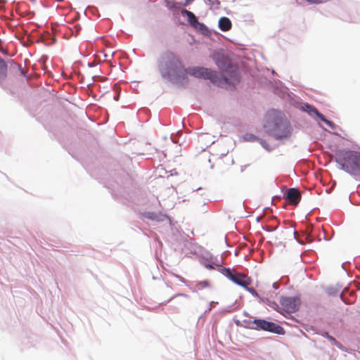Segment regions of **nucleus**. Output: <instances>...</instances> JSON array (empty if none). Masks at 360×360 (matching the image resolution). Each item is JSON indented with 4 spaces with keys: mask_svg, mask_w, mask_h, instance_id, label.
Returning a JSON list of instances; mask_svg holds the SVG:
<instances>
[{
    "mask_svg": "<svg viewBox=\"0 0 360 360\" xmlns=\"http://www.w3.org/2000/svg\"><path fill=\"white\" fill-rule=\"evenodd\" d=\"M226 276L233 283L243 288H247L251 283L250 278L247 277L245 275L233 273L229 269L226 271Z\"/></svg>",
    "mask_w": 360,
    "mask_h": 360,
    "instance_id": "8",
    "label": "nucleus"
},
{
    "mask_svg": "<svg viewBox=\"0 0 360 360\" xmlns=\"http://www.w3.org/2000/svg\"><path fill=\"white\" fill-rule=\"evenodd\" d=\"M4 3H6L5 0H0V4H4Z\"/></svg>",
    "mask_w": 360,
    "mask_h": 360,
    "instance_id": "21",
    "label": "nucleus"
},
{
    "mask_svg": "<svg viewBox=\"0 0 360 360\" xmlns=\"http://www.w3.org/2000/svg\"><path fill=\"white\" fill-rule=\"evenodd\" d=\"M193 0H186L184 4V6H187Z\"/></svg>",
    "mask_w": 360,
    "mask_h": 360,
    "instance_id": "18",
    "label": "nucleus"
},
{
    "mask_svg": "<svg viewBox=\"0 0 360 360\" xmlns=\"http://www.w3.org/2000/svg\"><path fill=\"white\" fill-rule=\"evenodd\" d=\"M153 216H154V214L153 213H148L147 214V217L149 218V219H153Z\"/></svg>",
    "mask_w": 360,
    "mask_h": 360,
    "instance_id": "17",
    "label": "nucleus"
},
{
    "mask_svg": "<svg viewBox=\"0 0 360 360\" xmlns=\"http://www.w3.org/2000/svg\"><path fill=\"white\" fill-rule=\"evenodd\" d=\"M328 338H329V340H330V341L335 342V338H333V337L328 336Z\"/></svg>",
    "mask_w": 360,
    "mask_h": 360,
    "instance_id": "19",
    "label": "nucleus"
},
{
    "mask_svg": "<svg viewBox=\"0 0 360 360\" xmlns=\"http://www.w3.org/2000/svg\"><path fill=\"white\" fill-rule=\"evenodd\" d=\"M266 131L276 139L288 138L290 135V126L281 120H275L273 125L270 123L264 125Z\"/></svg>",
    "mask_w": 360,
    "mask_h": 360,
    "instance_id": "4",
    "label": "nucleus"
},
{
    "mask_svg": "<svg viewBox=\"0 0 360 360\" xmlns=\"http://www.w3.org/2000/svg\"><path fill=\"white\" fill-rule=\"evenodd\" d=\"M246 140L250 141H258L259 138L252 135V134H247L245 137Z\"/></svg>",
    "mask_w": 360,
    "mask_h": 360,
    "instance_id": "15",
    "label": "nucleus"
},
{
    "mask_svg": "<svg viewBox=\"0 0 360 360\" xmlns=\"http://www.w3.org/2000/svg\"><path fill=\"white\" fill-rule=\"evenodd\" d=\"M181 13L187 16L188 23L196 30L200 31L202 34H206L209 32L207 27L202 22L198 20L197 17L190 11L182 9Z\"/></svg>",
    "mask_w": 360,
    "mask_h": 360,
    "instance_id": "7",
    "label": "nucleus"
},
{
    "mask_svg": "<svg viewBox=\"0 0 360 360\" xmlns=\"http://www.w3.org/2000/svg\"><path fill=\"white\" fill-rule=\"evenodd\" d=\"M309 3L310 4H321L322 3V1L321 0H307Z\"/></svg>",
    "mask_w": 360,
    "mask_h": 360,
    "instance_id": "16",
    "label": "nucleus"
},
{
    "mask_svg": "<svg viewBox=\"0 0 360 360\" xmlns=\"http://www.w3.org/2000/svg\"><path fill=\"white\" fill-rule=\"evenodd\" d=\"M114 88L116 91H118L119 89V87L117 85H115Z\"/></svg>",
    "mask_w": 360,
    "mask_h": 360,
    "instance_id": "20",
    "label": "nucleus"
},
{
    "mask_svg": "<svg viewBox=\"0 0 360 360\" xmlns=\"http://www.w3.org/2000/svg\"><path fill=\"white\" fill-rule=\"evenodd\" d=\"M187 74L198 78L210 79L214 84L220 87H226L228 85L234 86L239 82L240 77L237 68L229 65L221 75L205 68H189L185 70Z\"/></svg>",
    "mask_w": 360,
    "mask_h": 360,
    "instance_id": "1",
    "label": "nucleus"
},
{
    "mask_svg": "<svg viewBox=\"0 0 360 360\" xmlns=\"http://www.w3.org/2000/svg\"><path fill=\"white\" fill-rule=\"evenodd\" d=\"M181 68L180 60L172 53L165 54L159 64V68L163 77L176 75Z\"/></svg>",
    "mask_w": 360,
    "mask_h": 360,
    "instance_id": "3",
    "label": "nucleus"
},
{
    "mask_svg": "<svg viewBox=\"0 0 360 360\" xmlns=\"http://www.w3.org/2000/svg\"><path fill=\"white\" fill-rule=\"evenodd\" d=\"M231 21L227 17H221L219 20V27L221 31L226 32L231 30Z\"/></svg>",
    "mask_w": 360,
    "mask_h": 360,
    "instance_id": "10",
    "label": "nucleus"
},
{
    "mask_svg": "<svg viewBox=\"0 0 360 360\" xmlns=\"http://www.w3.org/2000/svg\"><path fill=\"white\" fill-rule=\"evenodd\" d=\"M246 326L250 329L262 330L280 334L283 331V328L273 322L267 321L264 319H256L254 321H243Z\"/></svg>",
    "mask_w": 360,
    "mask_h": 360,
    "instance_id": "5",
    "label": "nucleus"
},
{
    "mask_svg": "<svg viewBox=\"0 0 360 360\" xmlns=\"http://www.w3.org/2000/svg\"><path fill=\"white\" fill-rule=\"evenodd\" d=\"M286 198L291 205H297L300 201L301 193L297 188H289L286 193Z\"/></svg>",
    "mask_w": 360,
    "mask_h": 360,
    "instance_id": "9",
    "label": "nucleus"
},
{
    "mask_svg": "<svg viewBox=\"0 0 360 360\" xmlns=\"http://www.w3.org/2000/svg\"><path fill=\"white\" fill-rule=\"evenodd\" d=\"M252 295H253L254 297H257L259 299H260L263 302H266L268 301V299L266 297H265L264 295V294L262 295H259L256 290L255 289H254L253 288H249L248 286H247V288H245Z\"/></svg>",
    "mask_w": 360,
    "mask_h": 360,
    "instance_id": "13",
    "label": "nucleus"
},
{
    "mask_svg": "<svg viewBox=\"0 0 360 360\" xmlns=\"http://www.w3.org/2000/svg\"><path fill=\"white\" fill-rule=\"evenodd\" d=\"M337 162L344 171L360 176V153L354 150L340 151L337 154Z\"/></svg>",
    "mask_w": 360,
    "mask_h": 360,
    "instance_id": "2",
    "label": "nucleus"
},
{
    "mask_svg": "<svg viewBox=\"0 0 360 360\" xmlns=\"http://www.w3.org/2000/svg\"><path fill=\"white\" fill-rule=\"evenodd\" d=\"M118 98H119V95H117V96L115 97V101H117L118 100Z\"/></svg>",
    "mask_w": 360,
    "mask_h": 360,
    "instance_id": "22",
    "label": "nucleus"
},
{
    "mask_svg": "<svg viewBox=\"0 0 360 360\" xmlns=\"http://www.w3.org/2000/svg\"><path fill=\"white\" fill-rule=\"evenodd\" d=\"M7 76V65L5 61L0 58V82L5 79Z\"/></svg>",
    "mask_w": 360,
    "mask_h": 360,
    "instance_id": "12",
    "label": "nucleus"
},
{
    "mask_svg": "<svg viewBox=\"0 0 360 360\" xmlns=\"http://www.w3.org/2000/svg\"><path fill=\"white\" fill-rule=\"evenodd\" d=\"M281 310H278L281 314L294 313L297 311L300 306V300L297 297H282L280 300Z\"/></svg>",
    "mask_w": 360,
    "mask_h": 360,
    "instance_id": "6",
    "label": "nucleus"
},
{
    "mask_svg": "<svg viewBox=\"0 0 360 360\" xmlns=\"http://www.w3.org/2000/svg\"><path fill=\"white\" fill-rule=\"evenodd\" d=\"M307 108L309 109V111L311 113H314L317 115L318 117H319L322 121H323L326 124H328L330 127L333 126V123L331 121H329L328 120L326 119V117L321 114L316 108L307 105Z\"/></svg>",
    "mask_w": 360,
    "mask_h": 360,
    "instance_id": "11",
    "label": "nucleus"
},
{
    "mask_svg": "<svg viewBox=\"0 0 360 360\" xmlns=\"http://www.w3.org/2000/svg\"><path fill=\"white\" fill-rule=\"evenodd\" d=\"M258 142L262 145V146L266 150L271 151L272 148L270 147V146L266 143V141L259 139H258Z\"/></svg>",
    "mask_w": 360,
    "mask_h": 360,
    "instance_id": "14",
    "label": "nucleus"
}]
</instances>
